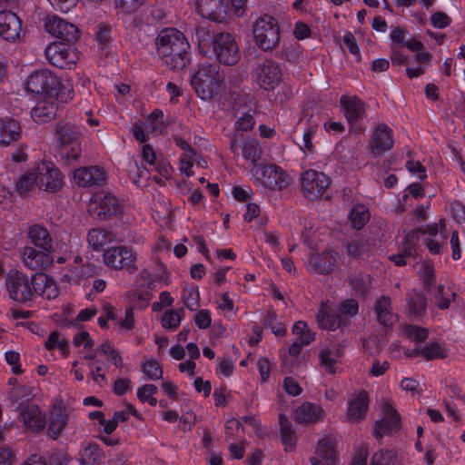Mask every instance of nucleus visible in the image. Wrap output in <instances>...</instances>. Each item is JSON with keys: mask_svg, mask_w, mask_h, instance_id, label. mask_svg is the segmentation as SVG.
Here are the masks:
<instances>
[{"mask_svg": "<svg viewBox=\"0 0 465 465\" xmlns=\"http://www.w3.org/2000/svg\"><path fill=\"white\" fill-rule=\"evenodd\" d=\"M223 76L216 65L202 64L191 76V84L198 97L208 101L214 98L223 88Z\"/></svg>", "mask_w": 465, "mask_h": 465, "instance_id": "f257e3e1", "label": "nucleus"}, {"mask_svg": "<svg viewBox=\"0 0 465 465\" xmlns=\"http://www.w3.org/2000/svg\"><path fill=\"white\" fill-rule=\"evenodd\" d=\"M54 141L60 157L67 164L79 160L82 154L81 134L76 127L59 123L55 128Z\"/></svg>", "mask_w": 465, "mask_h": 465, "instance_id": "f03ea898", "label": "nucleus"}, {"mask_svg": "<svg viewBox=\"0 0 465 465\" xmlns=\"http://www.w3.org/2000/svg\"><path fill=\"white\" fill-rule=\"evenodd\" d=\"M256 45L263 51H272L280 44V28L276 20L269 15H261L252 26Z\"/></svg>", "mask_w": 465, "mask_h": 465, "instance_id": "7ed1b4c3", "label": "nucleus"}, {"mask_svg": "<svg viewBox=\"0 0 465 465\" xmlns=\"http://www.w3.org/2000/svg\"><path fill=\"white\" fill-rule=\"evenodd\" d=\"M252 177L258 184L272 191H282L292 183L290 175L275 164L254 165Z\"/></svg>", "mask_w": 465, "mask_h": 465, "instance_id": "20e7f679", "label": "nucleus"}, {"mask_svg": "<svg viewBox=\"0 0 465 465\" xmlns=\"http://www.w3.org/2000/svg\"><path fill=\"white\" fill-rule=\"evenodd\" d=\"M32 278L27 274L17 271H10L7 273L5 286L10 299L19 303H26L35 298L32 287Z\"/></svg>", "mask_w": 465, "mask_h": 465, "instance_id": "39448f33", "label": "nucleus"}, {"mask_svg": "<svg viewBox=\"0 0 465 465\" xmlns=\"http://www.w3.org/2000/svg\"><path fill=\"white\" fill-rule=\"evenodd\" d=\"M59 87V79L47 69L35 71L28 75L25 81V89L28 92L44 96L58 94Z\"/></svg>", "mask_w": 465, "mask_h": 465, "instance_id": "423d86ee", "label": "nucleus"}, {"mask_svg": "<svg viewBox=\"0 0 465 465\" xmlns=\"http://www.w3.org/2000/svg\"><path fill=\"white\" fill-rule=\"evenodd\" d=\"M136 260V252L126 246L112 247L104 253V262L108 267L114 270H126L129 273H134L137 271Z\"/></svg>", "mask_w": 465, "mask_h": 465, "instance_id": "0eeeda50", "label": "nucleus"}, {"mask_svg": "<svg viewBox=\"0 0 465 465\" xmlns=\"http://www.w3.org/2000/svg\"><path fill=\"white\" fill-rule=\"evenodd\" d=\"M39 189L55 193L64 186V175L51 161H42L35 166Z\"/></svg>", "mask_w": 465, "mask_h": 465, "instance_id": "6e6552de", "label": "nucleus"}, {"mask_svg": "<svg viewBox=\"0 0 465 465\" xmlns=\"http://www.w3.org/2000/svg\"><path fill=\"white\" fill-rule=\"evenodd\" d=\"M213 50L220 63L235 64L239 58V47L234 37L229 33H220L213 38Z\"/></svg>", "mask_w": 465, "mask_h": 465, "instance_id": "1a4fd4ad", "label": "nucleus"}, {"mask_svg": "<svg viewBox=\"0 0 465 465\" xmlns=\"http://www.w3.org/2000/svg\"><path fill=\"white\" fill-rule=\"evenodd\" d=\"M123 206L114 195L108 192L95 193L90 202V213L100 220H105L122 213Z\"/></svg>", "mask_w": 465, "mask_h": 465, "instance_id": "9d476101", "label": "nucleus"}, {"mask_svg": "<svg viewBox=\"0 0 465 465\" xmlns=\"http://www.w3.org/2000/svg\"><path fill=\"white\" fill-rule=\"evenodd\" d=\"M300 183L302 194L310 200L320 198L330 184L329 178L323 173L312 169L302 173Z\"/></svg>", "mask_w": 465, "mask_h": 465, "instance_id": "9b49d317", "label": "nucleus"}, {"mask_svg": "<svg viewBox=\"0 0 465 465\" xmlns=\"http://www.w3.org/2000/svg\"><path fill=\"white\" fill-rule=\"evenodd\" d=\"M381 409L382 417L375 421L372 430L373 436L377 440L381 439L384 435L399 430L401 426L400 413L388 401L381 402Z\"/></svg>", "mask_w": 465, "mask_h": 465, "instance_id": "f8f14e48", "label": "nucleus"}, {"mask_svg": "<svg viewBox=\"0 0 465 465\" xmlns=\"http://www.w3.org/2000/svg\"><path fill=\"white\" fill-rule=\"evenodd\" d=\"M45 54L51 64L60 69H70L78 60L75 48L63 43L49 45L45 50Z\"/></svg>", "mask_w": 465, "mask_h": 465, "instance_id": "ddd939ff", "label": "nucleus"}, {"mask_svg": "<svg viewBox=\"0 0 465 465\" xmlns=\"http://www.w3.org/2000/svg\"><path fill=\"white\" fill-rule=\"evenodd\" d=\"M256 84L264 90H274L282 82V72L280 64L266 60L257 66L255 73Z\"/></svg>", "mask_w": 465, "mask_h": 465, "instance_id": "4468645a", "label": "nucleus"}, {"mask_svg": "<svg viewBox=\"0 0 465 465\" xmlns=\"http://www.w3.org/2000/svg\"><path fill=\"white\" fill-rule=\"evenodd\" d=\"M46 32L56 38L66 42H74L78 39V28L56 15H49L45 20Z\"/></svg>", "mask_w": 465, "mask_h": 465, "instance_id": "2eb2a0df", "label": "nucleus"}, {"mask_svg": "<svg viewBox=\"0 0 465 465\" xmlns=\"http://www.w3.org/2000/svg\"><path fill=\"white\" fill-rule=\"evenodd\" d=\"M198 13L206 19L223 23L230 18L229 7L225 0H197Z\"/></svg>", "mask_w": 465, "mask_h": 465, "instance_id": "dca6fc26", "label": "nucleus"}, {"mask_svg": "<svg viewBox=\"0 0 465 465\" xmlns=\"http://www.w3.org/2000/svg\"><path fill=\"white\" fill-rule=\"evenodd\" d=\"M189 44L182 32L174 28H166L160 32L156 38V51L159 56L170 54L174 48L178 49Z\"/></svg>", "mask_w": 465, "mask_h": 465, "instance_id": "f3484780", "label": "nucleus"}, {"mask_svg": "<svg viewBox=\"0 0 465 465\" xmlns=\"http://www.w3.org/2000/svg\"><path fill=\"white\" fill-rule=\"evenodd\" d=\"M49 252L44 250H36L32 246H25L19 250V256L24 266L28 270L42 271L53 262Z\"/></svg>", "mask_w": 465, "mask_h": 465, "instance_id": "a211bd4d", "label": "nucleus"}, {"mask_svg": "<svg viewBox=\"0 0 465 465\" xmlns=\"http://www.w3.org/2000/svg\"><path fill=\"white\" fill-rule=\"evenodd\" d=\"M340 255L337 252L327 251L321 253H313L309 259V268L321 274H327L338 268Z\"/></svg>", "mask_w": 465, "mask_h": 465, "instance_id": "6ab92c4d", "label": "nucleus"}, {"mask_svg": "<svg viewBox=\"0 0 465 465\" xmlns=\"http://www.w3.org/2000/svg\"><path fill=\"white\" fill-rule=\"evenodd\" d=\"M59 109L57 94L44 96L31 111V116L36 123H47L54 119Z\"/></svg>", "mask_w": 465, "mask_h": 465, "instance_id": "aec40b11", "label": "nucleus"}, {"mask_svg": "<svg viewBox=\"0 0 465 465\" xmlns=\"http://www.w3.org/2000/svg\"><path fill=\"white\" fill-rule=\"evenodd\" d=\"M105 180V171L98 166L81 167L74 172V182L82 187L99 186Z\"/></svg>", "mask_w": 465, "mask_h": 465, "instance_id": "412c9836", "label": "nucleus"}, {"mask_svg": "<svg viewBox=\"0 0 465 465\" xmlns=\"http://www.w3.org/2000/svg\"><path fill=\"white\" fill-rule=\"evenodd\" d=\"M345 118L350 124H357L366 117V104L355 95H342L340 100Z\"/></svg>", "mask_w": 465, "mask_h": 465, "instance_id": "4be33fe9", "label": "nucleus"}, {"mask_svg": "<svg viewBox=\"0 0 465 465\" xmlns=\"http://www.w3.org/2000/svg\"><path fill=\"white\" fill-rule=\"evenodd\" d=\"M394 144L392 130L385 124H379L373 131L370 147L374 155H381Z\"/></svg>", "mask_w": 465, "mask_h": 465, "instance_id": "5701e85b", "label": "nucleus"}, {"mask_svg": "<svg viewBox=\"0 0 465 465\" xmlns=\"http://www.w3.org/2000/svg\"><path fill=\"white\" fill-rule=\"evenodd\" d=\"M22 33L20 18L11 11L0 12V35L6 41L19 39Z\"/></svg>", "mask_w": 465, "mask_h": 465, "instance_id": "b1692460", "label": "nucleus"}, {"mask_svg": "<svg viewBox=\"0 0 465 465\" xmlns=\"http://www.w3.org/2000/svg\"><path fill=\"white\" fill-rule=\"evenodd\" d=\"M335 455L332 439L324 436L318 440L316 456L311 458V463L312 465H333Z\"/></svg>", "mask_w": 465, "mask_h": 465, "instance_id": "393cba45", "label": "nucleus"}, {"mask_svg": "<svg viewBox=\"0 0 465 465\" xmlns=\"http://www.w3.org/2000/svg\"><path fill=\"white\" fill-rule=\"evenodd\" d=\"M69 411L62 405V402H56L53 406L50 414L49 434L56 439L64 430L68 423Z\"/></svg>", "mask_w": 465, "mask_h": 465, "instance_id": "a878e982", "label": "nucleus"}, {"mask_svg": "<svg viewBox=\"0 0 465 465\" xmlns=\"http://www.w3.org/2000/svg\"><path fill=\"white\" fill-rule=\"evenodd\" d=\"M369 408V397L366 391H360L348 403L347 419L358 422L365 419Z\"/></svg>", "mask_w": 465, "mask_h": 465, "instance_id": "bb28decb", "label": "nucleus"}, {"mask_svg": "<svg viewBox=\"0 0 465 465\" xmlns=\"http://www.w3.org/2000/svg\"><path fill=\"white\" fill-rule=\"evenodd\" d=\"M32 287L35 295L45 299H54L58 294V290L54 280L45 273H35L32 277Z\"/></svg>", "mask_w": 465, "mask_h": 465, "instance_id": "cd10ccee", "label": "nucleus"}, {"mask_svg": "<svg viewBox=\"0 0 465 465\" xmlns=\"http://www.w3.org/2000/svg\"><path fill=\"white\" fill-rule=\"evenodd\" d=\"M26 430H39L45 425V415L40 411L36 405H28L24 408L19 415Z\"/></svg>", "mask_w": 465, "mask_h": 465, "instance_id": "c85d7f7f", "label": "nucleus"}, {"mask_svg": "<svg viewBox=\"0 0 465 465\" xmlns=\"http://www.w3.org/2000/svg\"><path fill=\"white\" fill-rule=\"evenodd\" d=\"M324 411L319 406L310 402H304L294 412L295 420L299 423H314L323 418Z\"/></svg>", "mask_w": 465, "mask_h": 465, "instance_id": "c756f323", "label": "nucleus"}, {"mask_svg": "<svg viewBox=\"0 0 465 465\" xmlns=\"http://www.w3.org/2000/svg\"><path fill=\"white\" fill-rule=\"evenodd\" d=\"M21 135V126L18 121L13 118L0 119V144L9 145L17 141Z\"/></svg>", "mask_w": 465, "mask_h": 465, "instance_id": "7c9ffc66", "label": "nucleus"}, {"mask_svg": "<svg viewBox=\"0 0 465 465\" xmlns=\"http://www.w3.org/2000/svg\"><path fill=\"white\" fill-rule=\"evenodd\" d=\"M189 49L190 45L186 44L174 48L170 54L166 56H159L163 63L173 70H182L189 63Z\"/></svg>", "mask_w": 465, "mask_h": 465, "instance_id": "2f4dec72", "label": "nucleus"}, {"mask_svg": "<svg viewBox=\"0 0 465 465\" xmlns=\"http://www.w3.org/2000/svg\"><path fill=\"white\" fill-rule=\"evenodd\" d=\"M316 320L320 327L327 331H335L344 326L339 318V313H333L327 302L322 303L320 311L316 315Z\"/></svg>", "mask_w": 465, "mask_h": 465, "instance_id": "473e14b6", "label": "nucleus"}, {"mask_svg": "<svg viewBox=\"0 0 465 465\" xmlns=\"http://www.w3.org/2000/svg\"><path fill=\"white\" fill-rule=\"evenodd\" d=\"M28 237L35 247L45 252L53 250L52 238L45 227L37 224L31 226L28 231Z\"/></svg>", "mask_w": 465, "mask_h": 465, "instance_id": "72a5a7b5", "label": "nucleus"}, {"mask_svg": "<svg viewBox=\"0 0 465 465\" xmlns=\"http://www.w3.org/2000/svg\"><path fill=\"white\" fill-rule=\"evenodd\" d=\"M114 241H115V235L112 232L101 228L90 230L87 235L88 244L94 251L102 250Z\"/></svg>", "mask_w": 465, "mask_h": 465, "instance_id": "f704fd0d", "label": "nucleus"}, {"mask_svg": "<svg viewBox=\"0 0 465 465\" xmlns=\"http://www.w3.org/2000/svg\"><path fill=\"white\" fill-rule=\"evenodd\" d=\"M342 352L340 347L331 346L322 349L320 351V365L330 373H335L337 370V361L341 357Z\"/></svg>", "mask_w": 465, "mask_h": 465, "instance_id": "c9c22d12", "label": "nucleus"}, {"mask_svg": "<svg viewBox=\"0 0 465 465\" xmlns=\"http://www.w3.org/2000/svg\"><path fill=\"white\" fill-rule=\"evenodd\" d=\"M375 312L378 322L384 325H392L395 321V315L391 310V301L388 296H381L375 303Z\"/></svg>", "mask_w": 465, "mask_h": 465, "instance_id": "e433bc0d", "label": "nucleus"}, {"mask_svg": "<svg viewBox=\"0 0 465 465\" xmlns=\"http://www.w3.org/2000/svg\"><path fill=\"white\" fill-rule=\"evenodd\" d=\"M407 312L411 316H421L426 312L427 299L417 291L413 290L407 294Z\"/></svg>", "mask_w": 465, "mask_h": 465, "instance_id": "4c0bfd02", "label": "nucleus"}, {"mask_svg": "<svg viewBox=\"0 0 465 465\" xmlns=\"http://www.w3.org/2000/svg\"><path fill=\"white\" fill-rule=\"evenodd\" d=\"M104 454L96 443L87 442L80 452L79 461L84 465H95L102 462Z\"/></svg>", "mask_w": 465, "mask_h": 465, "instance_id": "58836bf2", "label": "nucleus"}, {"mask_svg": "<svg viewBox=\"0 0 465 465\" xmlns=\"http://www.w3.org/2000/svg\"><path fill=\"white\" fill-rule=\"evenodd\" d=\"M456 296V292L450 286L440 284L434 293L435 306L440 310H447Z\"/></svg>", "mask_w": 465, "mask_h": 465, "instance_id": "ea45409f", "label": "nucleus"}, {"mask_svg": "<svg viewBox=\"0 0 465 465\" xmlns=\"http://www.w3.org/2000/svg\"><path fill=\"white\" fill-rule=\"evenodd\" d=\"M15 187L20 195H26L39 188L35 168L24 173L17 180Z\"/></svg>", "mask_w": 465, "mask_h": 465, "instance_id": "a19ab883", "label": "nucleus"}, {"mask_svg": "<svg viewBox=\"0 0 465 465\" xmlns=\"http://www.w3.org/2000/svg\"><path fill=\"white\" fill-rule=\"evenodd\" d=\"M183 310H166L161 317L162 327L170 331H174L180 326L183 319Z\"/></svg>", "mask_w": 465, "mask_h": 465, "instance_id": "79ce46f5", "label": "nucleus"}, {"mask_svg": "<svg viewBox=\"0 0 465 465\" xmlns=\"http://www.w3.org/2000/svg\"><path fill=\"white\" fill-rule=\"evenodd\" d=\"M350 220L354 229L361 230L370 220L369 209L362 204L354 205L350 213Z\"/></svg>", "mask_w": 465, "mask_h": 465, "instance_id": "37998d69", "label": "nucleus"}, {"mask_svg": "<svg viewBox=\"0 0 465 465\" xmlns=\"http://www.w3.org/2000/svg\"><path fill=\"white\" fill-rule=\"evenodd\" d=\"M280 431L282 443L285 446L292 447L296 442V434L292 430V423L284 414L279 415Z\"/></svg>", "mask_w": 465, "mask_h": 465, "instance_id": "c03bdc74", "label": "nucleus"}, {"mask_svg": "<svg viewBox=\"0 0 465 465\" xmlns=\"http://www.w3.org/2000/svg\"><path fill=\"white\" fill-rule=\"evenodd\" d=\"M349 282L352 291L359 295H364L371 287V278L369 274H353Z\"/></svg>", "mask_w": 465, "mask_h": 465, "instance_id": "a18cd8bd", "label": "nucleus"}, {"mask_svg": "<svg viewBox=\"0 0 465 465\" xmlns=\"http://www.w3.org/2000/svg\"><path fill=\"white\" fill-rule=\"evenodd\" d=\"M242 154L244 159L257 165L256 163L262 157V150L258 141L254 139L245 141L242 146Z\"/></svg>", "mask_w": 465, "mask_h": 465, "instance_id": "49530a36", "label": "nucleus"}, {"mask_svg": "<svg viewBox=\"0 0 465 465\" xmlns=\"http://www.w3.org/2000/svg\"><path fill=\"white\" fill-rule=\"evenodd\" d=\"M292 333L296 336V340L302 344L309 345L315 339V333L308 327L303 321H299L292 327Z\"/></svg>", "mask_w": 465, "mask_h": 465, "instance_id": "de8ad7c7", "label": "nucleus"}, {"mask_svg": "<svg viewBox=\"0 0 465 465\" xmlns=\"http://www.w3.org/2000/svg\"><path fill=\"white\" fill-rule=\"evenodd\" d=\"M100 268L93 263L75 265L71 269L70 280L79 281L98 274Z\"/></svg>", "mask_w": 465, "mask_h": 465, "instance_id": "09e8293b", "label": "nucleus"}, {"mask_svg": "<svg viewBox=\"0 0 465 465\" xmlns=\"http://www.w3.org/2000/svg\"><path fill=\"white\" fill-rule=\"evenodd\" d=\"M415 355L422 356L426 360L443 359L447 357V351L439 343H431L422 349L415 350Z\"/></svg>", "mask_w": 465, "mask_h": 465, "instance_id": "8fccbe9b", "label": "nucleus"}, {"mask_svg": "<svg viewBox=\"0 0 465 465\" xmlns=\"http://www.w3.org/2000/svg\"><path fill=\"white\" fill-rule=\"evenodd\" d=\"M398 455L393 450H381L372 455L371 465H396Z\"/></svg>", "mask_w": 465, "mask_h": 465, "instance_id": "3c124183", "label": "nucleus"}, {"mask_svg": "<svg viewBox=\"0 0 465 465\" xmlns=\"http://www.w3.org/2000/svg\"><path fill=\"white\" fill-rule=\"evenodd\" d=\"M359 305L355 300L344 301L338 309L339 318L343 325H347L349 320L358 313Z\"/></svg>", "mask_w": 465, "mask_h": 465, "instance_id": "603ef678", "label": "nucleus"}, {"mask_svg": "<svg viewBox=\"0 0 465 465\" xmlns=\"http://www.w3.org/2000/svg\"><path fill=\"white\" fill-rule=\"evenodd\" d=\"M142 371L147 380L158 381L163 377V369L154 359L146 360L142 365Z\"/></svg>", "mask_w": 465, "mask_h": 465, "instance_id": "864d4df0", "label": "nucleus"}, {"mask_svg": "<svg viewBox=\"0 0 465 465\" xmlns=\"http://www.w3.org/2000/svg\"><path fill=\"white\" fill-rule=\"evenodd\" d=\"M96 351H99L100 354L107 356L108 360L116 367L123 366V360L121 355L111 343L104 342L96 348Z\"/></svg>", "mask_w": 465, "mask_h": 465, "instance_id": "5fc2aeb1", "label": "nucleus"}, {"mask_svg": "<svg viewBox=\"0 0 465 465\" xmlns=\"http://www.w3.org/2000/svg\"><path fill=\"white\" fill-rule=\"evenodd\" d=\"M31 395V388L25 385L15 386L9 391V399L14 403H19L27 401Z\"/></svg>", "mask_w": 465, "mask_h": 465, "instance_id": "6e6d98bb", "label": "nucleus"}, {"mask_svg": "<svg viewBox=\"0 0 465 465\" xmlns=\"http://www.w3.org/2000/svg\"><path fill=\"white\" fill-rule=\"evenodd\" d=\"M183 302L184 305L190 310V311H196L198 307L200 306L199 303V292L197 289L190 288V289H184L183 292Z\"/></svg>", "mask_w": 465, "mask_h": 465, "instance_id": "4d7b16f0", "label": "nucleus"}, {"mask_svg": "<svg viewBox=\"0 0 465 465\" xmlns=\"http://www.w3.org/2000/svg\"><path fill=\"white\" fill-rule=\"evenodd\" d=\"M196 160V152H193V153H183L180 160H179V169L182 173H183L187 177H191L193 175L192 168L193 166V163Z\"/></svg>", "mask_w": 465, "mask_h": 465, "instance_id": "13d9d810", "label": "nucleus"}, {"mask_svg": "<svg viewBox=\"0 0 465 465\" xmlns=\"http://www.w3.org/2000/svg\"><path fill=\"white\" fill-rule=\"evenodd\" d=\"M163 114L160 110H154L148 115L147 124L152 133L159 134L163 132Z\"/></svg>", "mask_w": 465, "mask_h": 465, "instance_id": "bf43d9fd", "label": "nucleus"}, {"mask_svg": "<svg viewBox=\"0 0 465 465\" xmlns=\"http://www.w3.org/2000/svg\"><path fill=\"white\" fill-rule=\"evenodd\" d=\"M218 308L223 312L224 316L228 319H232L235 316L234 304L232 300L230 298L228 292H223L221 295V301L218 303Z\"/></svg>", "mask_w": 465, "mask_h": 465, "instance_id": "052dcab7", "label": "nucleus"}, {"mask_svg": "<svg viewBox=\"0 0 465 465\" xmlns=\"http://www.w3.org/2000/svg\"><path fill=\"white\" fill-rule=\"evenodd\" d=\"M146 0H115L116 6L125 14L136 12Z\"/></svg>", "mask_w": 465, "mask_h": 465, "instance_id": "680f3d73", "label": "nucleus"}, {"mask_svg": "<svg viewBox=\"0 0 465 465\" xmlns=\"http://www.w3.org/2000/svg\"><path fill=\"white\" fill-rule=\"evenodd\" d=\"M445 236L440 234L439 237H427L425 244L431 254H440L444 250Z\"/></svg>", "mask_w": 465, "mask_h": 465, "instance_id": "e2e57ef3", "label": "nucleus"}, {"mask_svg": "<svg viewBox=\"0 0 465 465\" xmlns=\"http://www.w3.org/2000/svg\"><path fill=\"white\" fill-rule=\"evenodd\" d=\"M404 333L411 340L416 341H422L428 337V331L426 329L415 326L408 325L404 329Z\"/></svg>", "mask_w": 465, "mask_h": 465, "instance_id": "0e129e2a", "label": "nucleus"}, {"mask_svg": "<svg viewBox=\"0 0 465 465\" xmlns=\"http://www.w3.org/2000/svg\"><path fill=\"white\" fill-rule=\"evenodd\" d=\"M226 440L240 437L243 433V428L241 422L236 419H231L225 425Z\"/></svg>", "mask_w": 465, "mask_h": 465, "instance_id": "69168bd1", "label": "nucleus"}, {"mask_svg": "<svg viewBox=\"0 0 465 465\" xmlns=\"http://www.w3.org/2000/svg\"><path fill=\"white\" fill-rule=\"evenodd\" d=\"M90 369L89 375L91 379L100 387H104L106 384V378L104 373H100L102 371V367L100 364H96L95 362H91L88 364Z\"/></svg>", "mask_w": 465, "mask_h": 465, "instance_id": "338daca9", "label": "nucleus"}, {"mask_svg": "<svg viewBox=\"0 0 465 465\" xmlns=\"http://www.w3.org/2000/svg\"><path fill=\"white\" fill-rule=\"evenodd\" d=\"M194 322L199 329H207L212 322L211 312L208 310H200L194 315Z\"/></svg>", "mask_w": 465, "mask_h": 465, "instance_id": "774afa93", "label": "nucleus"}]
</instances>
